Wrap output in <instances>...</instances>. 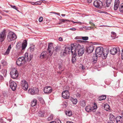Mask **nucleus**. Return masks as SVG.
Here are the masks:
<instances>
[{
  "instance_id": "1",
  "label": "nucleus",
  "mask_w": 123,
  "mask_h": 123,
  "mask_svg": "<svg viewBox=\"0 0 123 123\" xmlns=\"http://www.w3.org/2000/svg\"><path fill=\"white\" fill-rule=\"evenodd\" d=\"M70 47L64 45L60 53L61 56L63 57L66 55L71 51L72 54H77L76 50H78V54L79 56H82L84 52V48L81 47L78 43H72L71 44V48Z\"/></svg>"
},
{
  "instance_id": "2",
  "label": "nucleus",
  "mask_w": 123,
  "mask_h": 123,
  "mask_svg": "<svg viewBox=\"0 0 123 123\" xmlns=\"http://www.w3.org/2000/svg\"><path fill=\"white\" fill-rule=\"evenodd\" d=\"M104 51L103 48L101 47H99L96 48V55H95V58H93V59L96 61L97 59V56L98 57H102L103 59H105L107 55V52L106 53Z\"/></svg>"
},
{
  "instance_id": "3",
  "label": "nucleus",
  "mask_w": 123,
  "mask_h": 123,
  "mask_svg": "<svg viewBox=\"0 0 123 123\" xmlns=\"http://www.w3.org/2000/svg\"><path fill=\"white\" fill-rule=\"evenodd\" d=\"M17 38L16 34L12 31H10L8 33L7 39L9 42L15 40Z\"/></svg>"
},
{
  "instance_id": "4",
  "label": "nucleus",
  "mask_w": 123,
  "mask_h": 123,
  "mask_svg": "<svg viewBox=\"0 0 123 123\" xmlns=\"http://www.w3.org/2000/svg\"><path fill=\"white\" fill-rule=\"evenodd\" d=\"M7 33V31L5 29H4L0 32V42H2L5 39Z\"/></svg>"
},
{
  "instance_id": "5",
  "label": "nucleus",
  "mask_w": 123,
  "mask_h": 123,
  "mask_svg": "<svg viewBox=\"0 0 123 123\" xmlns=\"http://www.w3.org/2000/svg\"><path fill=\"white\" fill-rule=\"evenodd\" d=\"M21 85L23 89L25 91L27 90L28 87V82L25 80H22L21 82Z\"/></svg>"
},
{
  "instance_id": "6",
  "label": "nucleus",
  "mask_w": 123,
  "mask_h": 123,
  "mask_svg": "<svg viewBox=\"0 0 123 123\" xmlns=\"http://www.w3.org/2000/svg\"><path fill=\"white\" fill-rule=\"evenodd\" d=\"M26 61L25 57L22 56L18 58L16 61V63L17 65L20 66L24 64Z\"/></svg>"
},
{
  "instance_id": "7",
  "label": "nucleus",
  "mask_w": 123,
  "mask_h": 123,
  "mask_svg": "<svg viewBox=\"0 0 123 123\" xmlns=\"http://www.w3.org/2000/svg\"><path fill=\"white\" fill-rule=\"evenodd\" d=\"M11 77L13 79L17 78L18 75V72L15 69H12L10 72Z\"/></svg>"
},
{
  "instance_id": "8",
  "label": "nucleus",
  "mask_w": 123,
  "mask_h": 123,
  "mask_svg": "<svg viewBox=\"0 0 123 123\" xmlns=\"http://www.w3.org/2000/svg\"><path fill=\"white\" fill-rule=\"evenodd\" d=\"M94 6L97 8L101 9L103 6L102 2L99 0H95L93 3Z\"/></svg>"
},
{
  "instance_id": "9",
  "label": "nucleus",
  "mask_w": 123,
  "mask_h": 123,
  "mask_svg": "<svg viewBox=\"0 0 123 123\" xmlns=\"http://www.w3.org/2000/svg\"><path fill=\"white\" fill-rule=\"evenodd\" d=\"M54 50V48L52 44L50 43H49L47 50L49 55H50V56H51L52 55Z\"/></svg>"
},
{
  "instance_id": "10",
  "label": "nucleus",
  "mask_w": 123,
  "mask_h": 123,
  "mask_svg": "<svg viewBox=\"0 0 123 123\" xmlns=\"http://www.w3.org/2000/svg\"><path fill=\"white\" fill-rule=\"evenodd\" d=\"M9 84L11 88L13 91H15L16 90L17 86L16 83L12 80H10L9 82Z\"/></svg>"
},
{
  "instance_id": "11",
  "label": "nucleus",
  "mask_w": 123,
  "mask_h": 123,
  "mask_svg": "<svg viewBox=\"0 0 123 123\" xmlns=\"http://www.w3.org/2000/svg\"><path fill=\"white\" fill-rule=\"evenodd\" d=\"M28 92L31 95H34L38 93L39 92L38 89L36 88L33 89H29L28 91Z\"/></svg>"
},
{
  "instance_id": "12",
  "label": "nucleus",
  "mask_w": 123,
  "mask_h": 123,
  "mask_svg": "<svg viewBox=\"0 0 123 123\" xmlns=\"http://www.w3.org/2000/svg\"><path fill=\"white\" fill-rule=\"evenodd\" d=\"M52 91V88L50 86H45L43 89V91L44 93L49 94L51 93Z\"/></svg>"
},
{
  "instance_id": "13",
  "label": "nucleus",
  "mask_w": 123,
  "mask_h": 123,
  "mask_svg": "<svg viewBox=\"0 0 123 123\" xmlns=\"http://www.w3.org/2000/svg\"><path fill=\"white\" fill-rule=\"evenodd\" d=\"M62 96L64 98L68 99L69 98V93L68 91H65L62 92Z\"/></svg>"
},
{
  "instance_id": "14",
  "label": "nucleus",
  "mask_w": 123,
  "mask_h": 123,
  "mask_svg": "<svg viewBox=\"0 0 123 123\" xmlns=\"http://www.w3.org/2000/svg\"><path fill=\"white\" fill-rule=\"evenodd\" d=\"M94 49L93 46V45H91L87 47L86 49V51L88 53H91Z\"/></svg>"
},
{
  "instance_id": "15",
  "label": "nucleus",
  "mask_w": 123,
  "mask_h": 123,
  "mask_svg": "<svg viewBox=\"0 0 123 123\" xmlns=\"http://www.w3.org/2000/svg\"><path fill=\"white\" fill-rule=\"evenodd\" d=\"M117 123H123V118L120 116H118L116 118Z\"/></svg>"
},
{
  "instance_id": "16",
  "label": "nucleus",
  "mask_w": 123,
  "mask_h": 123,
  "mask_svg": "<svg viewBox=\"0 0 123 123\" xmlns=\"http://www.w3.org/2000/svg\"><path fill=\"white\" fill-rule=\"evenodd\" d=\"M50 56L49 55L48 53L46 51H44L41 54L40 57L41 58H46L48 56Z\"/></svg>"
},
{
  "instance_id": "17",
  "label": "nucleus",
  "mask_w": 123,
  "mask_h": 123,
  "mask_svg": "<svg viewBox=\"0 0 123 123\" xmlns=\"http://www.w3.org/2000/svg\"><path fill=\"white\" fill-rule=\"evenodd\" d=\"M119 4V0H115V1L114 6V9L116 10L118 8Z\"/></svg>"
},
{
  "instance_id": "18",
  "label": "nucleus",
  "mask_w": 123,
  "mask_h": 123,
  "mask_svg": "<svg viewBox=\"0 0 123 123\" xmlns=\"http://www.w3.org/2000/svg\"><path fill=\"white\" fill-rule=\"evenodd\" d=\"M117 52V49L115 48H113L111 49L110 51L111 54L112 55H114L116 54Z\"/></svg>"
},
{
  "instance_id": "19",
  "label": "nucleus",
  "mask_w": 123,
  "mask_h": 123,
  "mask_svg": "<svg viewBox=\"0 0 123 123\" xmlns=\"http://www.w3.org/2000/svg\"><path fill=\"white\" fill-rule=\"evenodd\" d=\"M27 41L26 40H25L23 41V42L22 43V49L21 51H22V50H23L25 49L26 48L27 46Z\"/></svg>"
},
{
  "instance_id": "20",
  "label": "nucleus",
  "mask_w": 123,
  "mask_h": 123,
  "mask_svg": "<svg viewBox=\"0 0 123 123\" xmlns=\"http://www.w3.org/2000/svg\"><path fill=\"white\" fill-rule=\"evenodd\" d=\"M115 117L113 114H110L109 116V119L111 121H115L116 119Z\"/></svg>"
},
{
  "instance_id": "21",
  "label": "nucleus",
  "mask_w": 123,
  "mask_h": 123,
  "mask_svg": "<svg viewBox=\"0 0 123 123\" xmlns=\"http://www.w3.org/2000/svg\"><path fill=\"white\" fill-rule=\"evenodd\" d=\"M102 105L104 107L105 110L107 111H108L110 110V106L107 104H105L103 105Z\"/></svg>"
},
{
  "instance_id": "22",
  "label": "nucleus",
  "mask_w": 123,
  "mask_h": 123,
  "mask_svg": "<svg viewBox=\"0 0 123 123\" xmlns=\"http://www.w3.org/2000/svg\"><path fill=\"white\" fill-rule=\"evenodd\" d=\"M37 103V100L36 99H34L31 101V105L32 106H35Z\"/></svg>"
},
{
  "instance_id": "23",
  "label": "nucleus",
  "mask_w": 123,
  "mask_h": 123,
  "mask_svg": "<svg viewBox=\"0 0 123 123\" xmlns=\"http://www.w3.org/2000/svg\"><path fill=\"white\" fill-rule=\"evenodd\" d=\"M80 104L81 106L84 107L86 105V102L85 100H82L80 101Z\"/></svg>"
},
{
  "instance_id": "24",
  "label": "nucleus",
  "mask_w": 123,
  "mask_h": 123,
  "mask_svg": "<svg viewBox=\"0 0 123 123\" xmlns=\"http://www.w3.org/2000/svg\"><path fill=\"white\" fill-rule=\"evenodd\" d=\"M106 96L105 95H102L100 96L98 98L99 101H101L105 99L106 98Z\"/></svg>"
},
{
  "instance_id": "25",
  "label": "nucleus",
  "mask_w": 123,
  "mask_h": 123,
  "mask_svg": "<svg viewBox=\"0 0 123 123\" xmlns=\"http://www.w3.org/2000/svg\"><path fill=\"white\" fill-rule=\"evenodd\" d=\"M70 99V100L72 102L73 104H76L77 103V101L76 99L71 98Z\"/></svg>"
},
{
  "instance_id": "26",
  "label": "nucleus",
  "mask_w": 123,
  "mask_h": 123,
  "mask_svg": "<svg viewBox=\"0 0 123 123\" xmlns=\"http://www.w3.org/2000/svg\"><path fill=\"white\" fill-rule=\"evenodd\" d=\"M119 11L121 13H123V3L120 4L119 7Z\"/></svg>"
},
{
  "instance_id": "27",
  "label": "nucleus",
  "mask_w": 123,
  "mask_h": 123,
  "mask_svg": "<svg viewBox=\"0 0 123 123\" xmlns=\"http://www.w3.org/2000/svg\"><path fill=\"white\" fill-rule=\"evenodd\" d=\"M11 49V45H10L8 47V48L6 51L5 53V55H8L9 53V52L10 50V49Z\"/></svg>"
},
{
  "instance_id": "28",
  "label": "nucleus",
  "mask_w": 123,
  "mask_h": 123,
  "mask_svg": "<svg viewBox=\"0 0 123 123\" xmlns=\"http://www.w3.org/2000/svg\"><path fill=\"white\" fill-rule=\"evenodd\" d=\"M111 1L112 0H107L106 1V3L107 7L109 6L111 2Z\"/></svg>"
},
{
  "instance_id": "29",
  "label": "nucleus",
  "mask_w": 123,
  "mask_h": 123,
  "mask_svg": "<svg viewBox=\"0 0 123 123\" xmlns=\"http://www.w3.org/2000/svg\"><path fill=\"white\" fill-rule=\"evenodd\" d=\"M72 59V63L75 62L76 61V58H75L76 56L77 55V54H75V55L74 54Z\"/></svg>"
},
{
  "instance_id": "30",
  "label": "nucleus",
  "mask_w": 123,
  "mask_h": 123,
  "mask_svg": "<svg viewBox=\"0 0 123 123\" xmlns=\"http://www.w3.org/2000/svg\"><path fill=\"white\" fill-rule=\"evenodd\" d=\"M97 108V105L96 104H94V105L93 106H92V107H91V111H93V112L94 111V110L96 109Z\"/></svg>"
},
{
  "instance_id": "31",
  "label": "nucleus",
  "mask_w": 123,
  "mask_h": 123,
  "mask_svg": "<svg viewBox=\"0 0 123 123\" xmlns=\"http://www.w3.org/2000/svg\"><path fill=\"white\" fill-rule=\"evenodd\" d=\"M91 106H90L88 105L87 106L85 110L87 112H90L91 111Z\"/></svg>"
},
{
  "instance_id": "32",
  "label": "nucleus",
  "mask_w": 123,
  "mask_h": 123,
  "mask_svg": "<svg viewBox=\"0 0 123 123\" xmlns=\"http://www.w3.org/2000/svg\"><path fill=\"white\" fill-rule=\"evenodd\" d=\"M39 100L41 103L43 105H45V102L43 99L42 98H39Z\"/></svg>"
},
{
  "instance_id": "33",
  "label": "nucleus",
  "mask_w": 123,
  "mask_h": 123,
  "mask_svg": "<svg viewBox=\"0 0 123 123\" xmlns=\"http://www.w3.org/2000/svg\"><path fill=\"white\" fill-rule=\"evenodd\" d=\"M60 23H59V24H61V23L62 22L65 23V22L67 21H69V20L67 19H59Z\"/></svg>"
},
{
  "instance_id": "34",
  "label": "nucleus",
  "mask_w": 123,
  "mask_h": 123,
  "mask_svg": "<svg viewBox=\"0 0 123 123\" xmlns=\"http://www.w3.org/2000/svg\"><path fill=\"white\" fill-rule=\"evenodd\" d=\"M72 112L71 111H67L66 113V115L69 116H71L72 115Z\"/></svg>"
},
{
  "instance_id": "35",
  "label": "nucleus",
  "mask_w": 123,
  "mask_h": 123,
  "mask_svg": "<svg viewBox=\"0 0 123 123\" xmlns=\"http://www.w3.org/2000/svg\"><path fill=\"white\" fill-rule=\"evenodd\" d=\"M25 57V61H26L27 60L28 61V60H29L28 58V53H26L25 54V57Z\"/></svg>"
},
{
  "instance_id": "36",
  "label": "nucleus",
  "mask_w": 123,
  "mask_h": 123,
  "mask_svg": "<svg viewBox=\"0 0 123 123\" xmlns=\"http://www.w3.org/2000/svg\"><path fill=\"white\" fill-rule=\"evenodd\" d=\"M63 65L62 64H59V68L61 71H62L63 70Z\"/></svg>"
},
{
  "instance_id": "37",
  "label": "nucleus",
  "mask_w": 123,
  "mask_h": 123,
  "mask_svg": "<svg viewBox=\"0 0 123 123\" xmlns=\"http://www.w3.org/2000/svg\"><path fill=\"white\" fill-rule=\"evenodd\" d=\"M34 46L33 45H32L31 46L29 49L30 51L31 52H33L34 50Z\"/></svg>"
},
{
  "instance_id": "38",
  "label": "nucleus",
  "mask_w": 123,
  "mask_h": 123,
  "mask_svg": "<svg viewBox=\"0 0 123 123\" xmlns=\"http://www.w3.org/2000/svg\"><path fill=\"white\" fill-rule=\"evenodd\" d=\"M89 24L92 26V27H90V28L91 29H93L94 28V26H95L94 24L91 22H90Z\"/></svg>"
},
{
  "instance_id": "39",
  "label": "nucleus",
  "mask_w": 123,
  "mask_h": 123,
  "mask_svg": "<svg viewBox=\"0 0 123 123\" xmlns=\"http://www.w3.org/2000/svg\"><path fill=\"white\" fill-rule=\"evenodd\" d=\"M81 38L82 39L85 40H87L88 39V37H82Z\"/></svg>"
},
{
  "instance_id": "40",
  "label": "nucleus",
  "mask_w": 123,
  "mask_h": 123,
  "mask_svg": "<svg viewBox=\"0 0 123 123\" xmlns=\"http://www.w3.org/2000/svg\"><path fill=\"white\" fill-rule=\"evenodd\" d=\"M21 47L19 45V44H18L16 45V49L17 50L19 49Z\"/></svg>"
},
{
  "instance_id": "41",
  "label": "nucleus",
  "mask_w": 123,
  "mask_h": 123,
  "mask_svg": "<svg viewBox=\"0 0 123 123\" xmlns=\"http://www.w3.org/2000/svg\"><path fill=\"white\" fill-rule=\"evenodd\" d=\"M55 49V50L56 51H59L60 50V48L58 46H56Z\"/></svg>"
},
{
  "instance_id": "42",
  "label": "nucleus",
  "mask_w": 123,
  "mask_h": 123,
  "mask_svg": "<svg viewBox=\"0 0 123 123\" xmlns=\"http://www.w3.org/2000/svg\"><path fill=\"white\" fill-rule=\"evenodd\" d=\"M53 119V116L52 115H51L48 118V120H51Z\"/></svg>"
},
{
  "instance_id": "43",
  "label": "nucleus",
  "mask_w": 123,
  "mask_h": 123,
  "mask_svg": "<svg viewBox=\"0 0 123 123\" xmlns=\"http://www.w3.org/2000/svg\"><path fill=\"white\" fill-rule=\"evenodd\" d=\"M55 123H61V121L58 119H57L55 120Z\"/></svg>"
},
{
  "instance_id": "44",
  "label": "nucleus",
  "mask_w": 123,
  "mask_h": 123,
  "mask_svg": "<svg viewBox=\"0 0 123 123\" xmlns=\"http://www.w3.org/2000/svg\"><path fill=\"white\" fill-rule=\"evenodd\" d=\"M32 57H33L32 55H30V56H29V58H28L29 60H28V61H30Z\"/></svg>"
},
{
  "instance_id": "45",
  "label": "nucleus",
  "mask_w": 123,
  "mask_h": 123,
  "mask_svg": "<svg viewBox=\"0 0 123 123\" xmlns=\"http://www.w3.org/2000/svg\"><path fill=\"white\" fill-rule=\"evenodd\" d=\"M39 22H41L43 20V18L42 17H40L39 19Z\"/></svg>"
},
{
  "instance_id": "46",
  "label": "nucleus",
  "mask_w": 123,
  "mask_h": 123,
  "mask_svg": "<svg viewBox=\"0 0 123 123\" xmlns=\"http://www.w3.org/2000/svg\"><path fill=\"white\" fill-rule=\"evenodd\" d=\"M11 7L17 10V8L15 6H12V5H11Z\"/></svg>"
},
{
  "instance_id": "47",
  "label": "nucleus",
  "mask_w": 123,
  "mask_h": 123,
  "mask_svg": "<svg viewBox=\"0 0 123 123\" xmlns=\"http://www.w3.org/2000/svg\"><path fill=\"white\" fill-rule=\"evenodd\" d=\"M4 79V78L3 76L0 75V81H2Z\"/></svg>"
},
{
  "instance_id": "48",
  "label": "nucleus",
  "mask_w": 123,
  "mask_h": 123,
  "mask_svg": "<svg viewBox=\"0 0 123 123\" xmlns=\"http://www.w3.org/2000/svg\"><path fill=\"white\" fill-rule=\"evenodd\" d=\"M41 113H39V116L43 117V116H44V114H43L41 112Z\"/></svg>"
},
{
  "instance_id": "49",
  "label": "nucleus",
  "mask_w": 123,
  "mask_h": 123,
  "mask_svg": "<svg viewBox=\"0 0 123 123\" xmlns=\"http://www.w3.org/2000/svg\"><path fill=\"white\" fill-rule=\"evenodd\" d=\"M2 64L4 65H6L7 64L6 62L5 61H3L2 62Z\"/></svg>"
},
{
  "instance_id": "50",
  "label": "nucleus",
  "mask_w": 123,
  "mask_h": 123,
  "mask_svg": "<svg viewBox=\"0 0 123 123\" xmlns=\"http://www.w3.org/2000/svg\"><path fill=\"white\" fill-rule=\"evenodd\" d=\"M121 56L122 59L123 60V49L122 50V51Z\"/></svg>"
},
{
  "instance_id": "51",
  "label": "nucleus",
  "mask_w": 123,
  "mask_h": 123,
  "mask_svg": "<svg viewBox=\"0 0 123 123\" xmlns=\"http://www.w3.org/2000/svg\"><path fill=\"white\" fill-rule=\"evenodd\" d=\"M111 34L112 35H113L114 37H115V36H116V33H115V32H112Z\"/></svg>"
},
{
  "instance_id": "52",
  "label": "nucleus",
  "mask_w": 123,
  "mask_h": 123,
  "mask_svg": "<svg viewBox=\"0 0 123 123\" xmlns=\"http://www.w3.org/2000/svg\"><path fill=\"white\" fill-rule=\"evenodd\" d=\"M70 30L72 31H74L76 30V29L75 28H71L70 29Z\"/></svg>"
},
{
  "instance_id": "53",
  "label": "nucleus",
  "mask_w": 123,
  "mask_h": 123,
  "mask_svg": "<svg viewBox=\"0 0 123 123\" xmlns=\"http://www.w3.org/2000/svg\"><path fill=\"white\" fill-rule=\"evenodd\" d=\"M92 0H87V2L89 3H91L92 1Z\"/></svg>"
},
{
  "instance_id": "54",
  "label": "nucleus",
  "mask_w": 123,
  "mask_h": 123,
  "mask_svg": "<svg viewBox=\"0 0 123 123\" xmlns=\"http://www.w3.org/2000/svg\"><path fill=\"white\" fill-rule=\"evenodd\" d=\"M59 40L61 41H62L63 40L62 38L61 37H60L59 38Z\"/></svg>"
},
{
  "instance_id": "55",
  "label": "nucleus",
  "mask_w": 123,
  "mask_h": 123,
  "mask_svg": "<svg viewBox=\"0 0 123 123\" xmlns=\"http://www.w3.org/2000/svg\"><path fill=\"white\" fill-rule=\"evenodd\" d=\"M71 22H73L74 24L75 23H81V22H74V21H73L72 20L71 21Z\"/></svg>"
},
{
  "instance_id": "56",
  "label": "nucleus",
  "mask_w": 123,
  "mask_h": 123,
  "mask_svg": "<svg viewBox=\"0 0 123 123\" xmlns=\"http://www.w3.org/2000/svg\"><path fill=\"white\" fill-rule=\"evenodd\" d=\"M54 13L55 14H56L58 15H60V13H59L54 12Z\"/></svg>"
},
{
  "instance_id": "57",
  "label": "nucleus",
  "mask_w": 123,
  "mask_h": 123,
  "mask_svg": "<svg viewBox=\"0 0 123 123\" xmlns=\"http://www.w3.org/2000/svg\"><path fill=\"white\" fill-rule=\"evenodd\" d=\"M3 11L4 12H5L6 13H8L9 12V11L8 10H3Z\"/></svg>"
},
{
  "instance_id": "58",
  "label": "nucleus",
  "mask_w": 123,
  "mask_h": 123,
  "mask_svg": "<svg viewBox=\"0 0 123 123\" xmlns=\"http://www.w3.org/2000/svg\"><path fill=\"white\" fill-rule=\"evenodd\" d=\"M67 123H73L72 122H70L69 121H67Z\"/></svg>"
},
{
  "instance_id": "59",
  "label": "nucleus",
  "mask_w": 123,
  "mask_h": 123,
  "mask_svg": "<svg viewBox=\"0 0 123 123\" xmlns=\"http://www.w3.org/2000/svg\"><path fill=\"white\" fill-rule=\"evenodd\" d=\"M82 69H84L85 68V67L83 66L82 67Z\"/></svg>"
},
{
  "instance_id": "60",
  "label": "nucleus",
  "mask_w": 123,
  "mask_h": 123,
  "mask_svg": "<svg viewBox=\"0 0 123 123\" xmlns=\"http://www.w3.org/2000/svg\"><path fill=\"white\" fill-rule=\"evenodd\" d=\"M112 121H111L108 122L107 123H114Z\"/></svg>"
},
{
  "instance_id": "61",
  "label": "nucleus",
  "mask_w": 123,
  "mask_h": 123,
  "mask_svg": "<svg viewBox=\"0 0 123 123\" xmlns=\"http://www.w3.org/2000/svg\"><path fill=\"white\" fill-rule=\"evenodd\" d=\"M61 15L63 17H64L65 16V14H62Z\"/></svg>"
},
{
  "instance_id": "62",
  "label": "nucleus",
  "mask_w": 123,
  "mask_h": 123,
  "mask_svg": "<svg viewBox=\"0 0 123 123\" xmlns=\"http://www.w3.org/2000/svg\"><path fill=\"white\" fill-rule=\"evenodd\" d=\"M36 3L35 4L37 5V4H38V5H40L41 3Z\"/></svg>"
},
{
  "instance_id": "63",
  "label": "nucleus",
  "mask_w": 123,
  "mask_h": 123,
  "mask_svg": "<svg viewBox=\"0 0 123 123\" xmlns=\"http://www.w3.org/2000/svg\"><path fill=\"white\" fill-rule=\"evenodd\" d=\"M50 123H55V122L54 121H52L50 122Z\"/></svg>"
},
{
  "instance_id": "64",
  "label": "nucleus",
  "mask_w": 123,
  "mask_h": 123,
  "mask_svg": "<svg viewBox=\"0 0 123 123\" xmlns=\"http://www.w3.org/2000/svg\"><path fill=\"white\" fill-rule=\"evenodd\" d=\"M122 115L123 117V111L122 113Z\"/></svg>"
}]
</instances>
